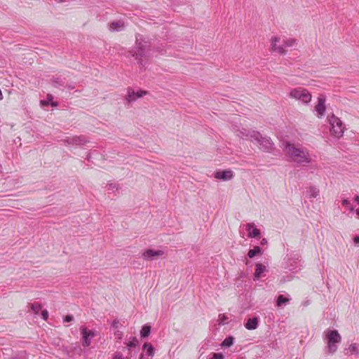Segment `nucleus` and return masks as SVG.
Instances as JSON below:
<instances>
[{"label":"nucleus","instance_id":"nucleus-17","mask_svg":"<svg viewBox=\"0 0 359 359\" xmlns=\"http://www.w3.org/2000/svg\"><path fill=\"white\" fill-rule=\"evenodd\" d=\"M258 322L257 317L250 318L247 320L245 327L249 330H255L258 326Z\"/></svg>","mask_w":359,"mask_h":359},{"label":"nucleus","instance_id":"nucleus-20","mask_svg":"<svg viewBox=\"0 0 359 359\" xmlns=\"http://www.w3.org/2000/svg\"><path fill=\"white\" fill-rule=\"evenodd\" d=\"M125 344L127 346V348L129 351V353H130L132 348H135L138 347L139 341L136 337H131L130 341H128V342H126Z\"/></svg>","mask_w":359,"mask_h":359},{"label":"nucleus","instance_id":"nucleus-45","mask_svg":"<svg viewBox=\"0 0 359 359\" xmlns=\"http://www.w3.org/2000/svg\"><path fill=\"white\" fill-rule=\"evenodd\" d=\"M50 104L53 107H57L58 105L57 102H51Z\"/></svg>","mask_w":359,"mask_h":359},{"label":"nucleus","instance_id":"nucleus-43","mask_svg":"<svg viewBox=\"0 0 359 359\" xmlns=\"http://www.w3.org/2000/svg\"><path fill=\"white\" fill-rule=\"evenodd\" d=\"M11 359H26L25 356L16 355L13 357Z\"/></svg>","mask_w":359,"mask_h":359},{"label":"nucleus","instance_id":"nucleus-44","mask_svg":"<svg viewBox=\"0 0 359 359\" xmlns=\"http://www.w3.org/2000/svg\"><path fill=\"white\" fill-rule=\"evenodd\" d=\"M290 279H291L290 278H288L287 279H286L285 277H283L282 279L280 280V282L281 283H285V282H286L287 280H290Z\"/></svg>","mask_w":359,"mask_h":359},{"label":"nucleus","instance_id":"nucleus-10","mask_svg":"<svg viewBox=\"0 0 359 359\" xmlns=\"http://www.w3.org/2000/svg\"><path fill=\"white\" fill-rule=\"evenodd\" d=\"M65 144L67 145H76L81 146L86 144L88 141L86 137L83 135L81 136H74L72 137H67V139L63 140Z\"/></svg>","mask_w":359,"mask_h":359},{"label":"nucleus","instance_id":"nucleus-9","mask_svg":"<svg viewBox=\"0 0 359 359\" xmlns=\"http://www.w3.org/2000/svg\"><path fill=\"white\" fill-rule=\"evenodd\" d=\"M280 41V38L278 36H273L271 39V51L278 52L279 54L285 55L287 53V50L284 47L280 45L278 46L277 43Z\"/></svg>","mask_w":359,"mask_h":359},{"label":"nucleus","instance_id":"nucleus-42","mask_svg":"<svg viewBox=\"0 0 359 359\" xmlns=\"http://www.w3.org/2000/svg\"><path fill=\"white\" fill-rule=\"evenodd\" d=\"M353 242L355 245L358 244L359 243V236H355L354 238H353Z\"/></svg>","mask_w":359,"mask_h":359},{"label":"nucleus","instance_id":"nucleus-27","mask_svg":"<svg viewBox=\"0 0 359 359\" xmlns=\"http://www.w3.org/2000/svg\"><path fill=\"white\" fill-rule=\"evenodd\" d=\"M290 301V299L287 298L283 294H280L278 296L276 299V305L277 306H281L283 305L286 304Z\"/></svg>","mask_w":359,"mask_h":359},{"label":"nucleus","instance_id":"nucleus-13","mask_svg":"<svg viewBox=\"0 0 359 359\" xmlns=\"http://www.w3.org/2000/svg\"><path fill=\"white\" fill-rule=\"evenodd\" d=\"M248 236L249 238H257L260 236V230L257 229L254 223H249L246 225Z\"/></svg>","mask_w":359,"mask_h":359},{"label":"nucleus","instance_id":"nucleus-21","mask_svg":"<svg viewBox=\"0 0 359 359\" xmlns=\"http://www.w3.org/2000/svg\"><path fill=\"white\" fill-rule=\"evenodd\" d=\"M143 351H145V354L147 356L153 357L154 355V346L148 342L144 343L143 345Z\"/></svg>","mask_w":359,"mask_h":359},{"label":"nucleus","instance_id":"nucleus-48","mask_svg":"<svg viewBox=\"0 0 359 359\" xmlns=\"http://www.w3.org/2000/svg\"><path fill=\"white\" fill-rule=\"evenodd\" d=\"M68 88H69V89H74V87L73 86H69Z\"/></svg>","mask_w":359,"mask_h":359},{"label":"nucleus","instance_id":"nucleus-31","mask_svg":"<svg viewBox=\"0 0 359 359\" xmlns=\"http://www.w3.org/2000/svg\"><path fill=\"white\" fill-rule=\"evenodd\" d=\"M224 355L222 353H212L208 359H224Z\"/></svg>","mask_w":359,"mask_h":359},{"label":"nucleus","instance_id":"nucleus-14","mask_svg":"<svg viewBox=\"0 0 359 359\" xmlns=\"http://www.w3.org/2000/svg\"><path fill=\"white\" fill-rule=\"evenodd\" d=\"M266 271V268L264 264H262L261 263H257L255 264V271L254 278H253L254 280H259L261 278L262 273L264 272H265Z\"/></svg>","mask_w":359,"mask_h":359},{"label":"nucleus","instance_id":"nucleus-5","mask_svg":"<svg viewBox=\"0 0 359 359\" xmlns=\"http://www.w3.org/2000/svg\"><path fill=\"white\" fill-rule=\"evenodd\" d=\"M301 266V260L299 256L294 254L287 255L282 263V267L284 269L292 271V273H296L299 271Z\"/></svg>","mask_w":359,"mask_h":359},{"label":"nucleus","instance_id":"nucleus-32","mask_svg":"<svg viewBox=\"0 0 359 359\" xmlns=\"http://www.w3.org/2000/svg\"><path fill=\"white\" fill-rule=\"evenodd\" d=\"M53 86L56 88H59L60 86H62L64 83L59 78L54 79L53 80Z\"/></svg>","mask_w":359,"mask_h":359},{"label":"nucleus","instance_id":"nucleus-6","mask_svg":"<svg viewBox=\"0 0 359 359\" xmlns=\"http://www.w3.org/2000/svg\"><path fill=\"white\" fill-rule=\"evenodd\" d=\"M330 123L332 126L330 132L336 137H340L344 132V126L342 121L334 115L330 118Z\"/></svg>","mask_w":359,"mask_h":359},{"label":"nucleus","instance_id":"nucleus-46","mask_svg":"<svg viewBox=\"0 0 359 359\" xmlns=\"http://www.w3.org/2000/svg\"><path fill=\"white\" fill-rule=\"evenodd\" d=\"M355 201L359 203V196H355Z\"/></svg>","mask_w":359,"mask_h":359},{"label":"nucleus","instance_id":"nucleus-36","mask_svg":"<svg viewBox=\"0 0 359 359\" xmlns=\"http://www.w3.org/2000/svg\"><path fill=\"white\" fill-rule=\"evenodd\" d=\"M112 359H130V358L128 357L124 358L123 357V354L121 352H116Z\"/></svg>","mask_w":359,"mask_h":359},{"label":"nucleus","instance_id":"nucleus-22","mask_svg":"<svg viewBox=\"0 0 359 359\" xmlns=\"http://www.w3.org/2000/svg\"><path fill=\"white\" fill-rule=\"evenodd\" d=\"M262 254V250L259 246H255L253 249L249 250L248 256L249 258H253L257 255Z\"/></svg>","mask_w":359,"mask_h":359},{"label":"nucleus","instance_id":"nucleus-11","mask_svg":"<svg viewBox=\"0 0 359 359\" xmlns=\"http://www.w3.org/2000/svg\"><path fill=\"white\" fill-rule=\"evenodd\" d=\"M164 254L162 250H154L153 249H147L142 255V257L145 260H154L157 257L162 256Z\"/></svg>","mask_w":359,"mask_h":359},{"label":"nucleus","instance_id":"nucleus-19","mask_svg":"<svg viewBox=\"0 0 359 359\" xmlns=\"http://www.w3.org/2000/svg\"><path fill=\"white\" fill-rule=\"evenodd\" d=\"M319 192H320L319 189L316 187L310 186L306 191V194H307L308 198L311 199V198H316L317 196H318Z\"/></svg>","mask_w":359,"mask_h":359},{"label":"nucleus","instance_id":"nucleus-25","mask_svg":"<svg viewBox=\"0 0 359 359\" xmlns=\"http://www.w3.org/2000/svg\"><path fill=\"white\" fill-rule=\"evenodd\" d=\"M311 95L309 90L304 89L299 100H302L304 103H308L311 101Z\"/></svg>","mask_w":359,"mask_h":359},{"label":"nucleus","instance_id":"nucleus-50","mask_svg":"<svg viewBox=\"0 0 359 359\" xmlns=\"http://www.w3.org/2000/svg\"><path fill=\"white\" fill-rule=\"evenodd\" d=\"M56 1H57V2H60V3L63 1V0H56Z\"/></svg>","mask_w":359,"mask_h":359},{"label":"nucleus","instance_id":"nucleus-33","mask_svg":"<svg viewBox=\"0 0 359 359\" xmlns=\"http://www.w3.org/2000/svg\"><path fill=\"white\" fill-rule=\"evenodd\" d=\"M227 318L226 316H224V314L222 315H219V324L221 325H225L227 323Z\"/></svg>","mask_w":359,"mask_h":359},{"label":"nucleus","instance_id":"nucleus-24","mask_svg":"<svg viewBox=\"0 0 359 359\" xmlns=\"http://www.w3.org/2000/svg\"><path fill=\"white\" fill-rule=\"evenodd\" d=\"M151 332V326L148 324H146L142 326L140 330V336L142 338L147 337Z\"/></svg>","mask_w":359,"mask_h":359},{"label":"nucleus","instance_id":"nucleus-41","mask_svg":"<svg viewBox=\"0 0 359 359\" xmlns=\"http://www.w3.org/2000/svg\"><path fill=\"white\" fill-rule=\"evenodd\" d=\"M267 243H268V241H267L266 238H262V241H260V245H266V244H267Z\"/></svg>","mask_w":359,"mask_h":359},{"label":"nucleus","instance_id":"nucleus-3","mask_svg":"<svg viewBox=\"0 0 359 359\" xmlns=\"http://www.w3.org/2000/svg\"><path fill=\"white\" fill-rule=\"evenodd\" d=\"M149 46L147 42L137 39L135 46L130 50L131 55L137 61V64L146 67L148 65Z\"/></svg>","mask_w":359,"mask_h":359},{"label":"nucleus","instance_id":"nucleus-15","mask_svg":"<svg viewBox=\"0 0 359 359\" xmlns=\"http://www.w3.org/2000/svg\"><path fill=\"white\" fill-rule=\"evenodd\" d=\"M344 352L346 355H358L359 354V344L355 343L351 344L348 348L344 349Z\"/></svg>","mask_w":359,"mask_h":359},{"label":"nucleus","instance_id":"nucleus-29","mask_svg":"<svg viewBox=\"0 0 359 359\" xmlns=\"http://www.w3.org/2000/svg\"><path fill=\"white\" fill-rule=\"evenodd\" d=\"M30 307L34 314H38L42 309L41 304L39 302H34L31 304Z\"/></svg>","mask_w":359,"mask_h":359},{"label":"nucleus","instance_id":"nucleus-26","mask_svg":"<svg viewBox=\"0 0 359 359\" xmlns=\"http://www.w3.org/2000/svg\"><path fill=\"white\" fill-rule=\"evenodd\" d=\"M234 337L232 336H229L224 339V340L222 342V347H230L234 343Z\"/></svg>","mask_w":359,"mask_h":359},{"label":"nucleus","instance_id":"nucleus-28","mask_svg":"<svg viewBox=\"0 0 359 359\" xmlns=\"http://www.w3.org/2000/svg\"><path fill=\"white\" fill-rule=\"evenodd\" d=\"M303 90H304V88H301L293 89L290 92V96L297 100H299Z\"/></svg>","mask_w":359,"mask_h":359},{"label":"nucleus","instance_id":"nucleus-2","mask_svg":"<svg viewBox=\"0 0 359 359\" xmlns=\"http://www.w3.org/2000/svg\"><path fill=\"white\" fill-rule=\"evenodd\" d=\"M241 137L242 138L249 137L252 142H256L260 146V148L265 152L271 153L274 149V144L270 137L263 136L258 131L251 130L248 131L243 128L240 131Z\"/></svg>","mask_w":359,"mask_h":359},{"label":"nucleus","instance_id":"nucleus-4","mask_svg":"<svg viewBox=\"0 0 359 359\" xmlns=\"http://www.w3.org/2000/svg\"><path fill=\"white\" fill-rule=\"evenodd\" d=\"M324 339L327 346L325 351L328 354L333 355L338 349V345L341 342V337L337 330L327 329L324 332Z\"/></svg>","mask_w":359,"mask_h":359},{"label":"nucleus","instance_id":"nucleus-30","mask_svg":"<svg viewBox=\"0 0 359 359\" xmlns=\"http://www.w3.org/2000/svg\"><path fill=\"white\" fill-rule=\"evenodd\" d=\"M341 205L347 208L351 212L354 211L353 206L351 204L350 201L348 199H343L341 201Z\"/></svg>","mask_w":359,"mask_h":359},{"label":"nucleus","instance_id":"nucleus-38","mask_svg":"<svg viewBox=\"0 0 359 359\" xmlns=\"http://www.w3.org/2000/svg\"><path fill=\"white\" fill-rule=\"evenodd\" d=\"M74 316L72 315H67L64 318V322H72L74 320Z\"/></svg>","mask_w":359,"mask_h":359},{"label":"nucleus","instance_id":"nucleus-8","mask_svg":"<svg viewBox=\"0 0 359 359\" xmlns=\"http://www.w3.org/2000/svg\"><path fill=\"white\" fill-rule=\"evenodd\" d=\"M147 92L144 90H140L137 92H135L132 88H128V93L126 97V100L127 102H133L136 101L138 98L143 97L147 95Z\"/></svg>","mask_w":359,"mask_h":359},{"label":"nucleus","instance_id":"nucleus-34","mask_svg":"<svg viewBox=\"0 0 359 359\" xmlns=\"http://www.w3.org/2000/svg\"><path fill=\"white\" fill-rule=\"evenodd\" d=\"M108 189L109 190H118V184L116 183H109L108 184Z\"/></svg>","mask_w":359,"mask_h":359},{"label":"nucleus","instance_id":"nucleus-39","mask_svg":"<svg viewBox=\"0 0 359 359\" xmlns=\"http://www.w3.org/2000/svg\"><path fill=\"white\" fill-rule=\"evenodd\" d=\"M41 315H42V318L43 320H46L48 316V313L46 310H44V311H42Z\"/></svg>","mask_w":359,"mask_h":359},{"label":"nucleus","instance_id":"nucleus-12","mask_svg":"<svg viewBox=\"0 0 359 359\" xmlns=\"http://www.w3.org/2000/svg\"><path fill=\"white\" fill-rule=\"evenodd\" d=\"M233 173L231 170H224L214 173V177L223 181H228L233 178Z\"/></svg>","mask_w":359,"mask_h":359},{"label":"nucleus","instance_id":"nucleus-37","mask_svg":"<svg viewBox=\"0 0 359 359\" xmlns=\"http://www.w3.org/2000/svg\"><path fill=\"white\" fill-rule=\"evenodd\" d=\"M111 326L114 329H118L120 326V322L118 319H115L113 320L111 323Z\"/></svg>","mask_w":359,"mask_h":359},{"label":"nucleus","instance_id":"nucleus-40","mask_svg":"<svg viewBox=\"0 0 359 359\" xmlns=\"http://www.w3.org/2000/svg\"><path fill=\"white\" fill-rule=\"evenodd\" d=\"M114 335L116 336V338L121 339L122 338L123 333L122 332L117 330L116 332H114Z\"/></svg>","mask_w":359,"mask_h":359},{"label":"nucleus","instance_id":"nucleus-1","mask_svg":"<svg viewBox=\"0 0 359 359\" xmlns=\"http://www.w3.org/2000/svg\"><path fill=\"white\" fill-rule=\"evenodd\" d=\"M283 146L292 161L304 166L308 165L311 163L312 159L307 149L297 147L294 144L289 142H283Z\"/></svg>","mask_w":359,"mask_h":359},{"label":"nucleus","instance_id":"nucleus-18","mask_svg":"<svg viewBox=\"0 0 359 359\" xmlns=\"http://www.w3.org/2000/svg\"><path fill=\"white\" fill-rule=\"evenodd\" d=\"M125 27L124 22L118 20L114 21L110 24L109 29L113 32H120Z\"/></svg>","mask_w":359,"mask_h":359},{"label":"nucleus","instance_id":"nucleus-49","mask_svg":"<svg viewBox=\"0 0 359 359\" xmlns=\"http://www.w3.org/2000/svg\"><path fill=\"white\" fill-rule=\"evenodd\" d=\"M143 357H144L143 354H141L140 356V359H143Z\"/></svg>","mask_w":359,"mask_h":359},{"label":"nucleus","instance_id":"nucleus-7","mask_svg":"<svg viewBox=\"0 0 359 359\" xmlns=\"http://www.w3.org/2000/svg\"><path fill=\"white\" fill-rule=\"evenodd\" d=\"M81 331L82 335V345L83 347H88L91 344L92 339L97 335V332L88 330L83 326L81 327Z\"/></svg>","mask_w":359,"mask_h":359},{"label":"nucleus","instance_id":"nucleus-47","mask_svg":"<svg viewBox=\"0 0 359 359\" xmlns=\"http://www.w3.org/2000/svg\"><path fill=\"white\" fill-rule=\"evenodd\" d=\"M355 212L358 215V218L359 219V208H358L356 210H355Z\"/></svg>","mask_w":359,"mask_h":359},{"label":"nucleus","instance_id":"nucleus-23","mask_svg":"<svg viewBox=\"0 0 359 359\" xmlns=\"http://www.w3.org/2000/svg\"><path fill=\"white\" fill-rule=\"evenodd\" d=\"M297 44V40L292 38L284 39L282 42V46L285 49L295 46Z\"/></svg>","mask_w":359,"mask_h":359},{"label":"nucleus","instance_id":"nucleus-35","mask_svg":"<svg viewBox=\"0 0 359 359\" xmlns=\"http://www.w3.org/2000/svg\"><path fill=\"white\" fill-rule=\"evenodd\" d=\"M52 100H53V96L51 95H48L47 100H42V101H41V103L42 105L46 106L50 104V102H51Z\"/></svg>","mask_w":359,"mask_h":359},{"label":"nucleus","instance_id":"nucleus-16","mask_svg":"<svg viewBox=\"0 0 359 359\" xmlns=\"http://www.w3.org/2000/svg\"><path fill=\"white\" fill-rule=\"evenodd\" d=\"M325 100L324 97H318V104L316 107V111L320 116H323L325 111Z\"/></svg>","mask_w":359,"mask_h":359}]
</instances>
